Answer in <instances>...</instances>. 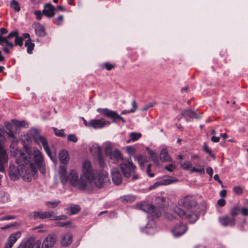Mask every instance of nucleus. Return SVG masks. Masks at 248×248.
Masks as SVG:
<instances>
[{
  "label": "nucleus",
  "mask_w": 248,
  "mask_h": 248,
  "mask_svg": "<svg viewBox=\"0 0 248 248\" xmlns=\"http://www.w3.org/2000/svg\"><path fill=\"white\" fill-rule=\"evenodd\" d=\"M195 172H199L202 174H204V169L203 167H202L200 169H197L195 167L192 168V169L190 170V173H193Z\"/></svg>",
  "instance_id": "49"
},
{
  "label": "nucleus",
  "mask_w": 248,
  "mask_h": 248,
  "mask_svg": "<svg viewBox=\"0 0 248 248\" xmlns=\"http://www.w3.org/2000/svg\"><path fill=\"white\" fill-rule=\"evenodd\" d=\"M94 174L93 167L92 162L88 159L83 161L81 165V179H84L87 183L93 179Z\"/></svg>",
  "instance_id": "7"
},
{
  "label": "nucleus",
  "mask_w": 248,
  "mask_h": 248,
  "mask_svg": "<svg viewBox=\"0 0 248 248\" xmlns=\"http://www.w3.org/2000/svg\"><path fill=\"white\" fill-rule=\"evenodd\" d=\"M18 248H40V243H31L27 242L24 244H21Z\"/></svg>",
  "instance_id": "30"
},
{
  "label": "nucleus",
  "mask_w": 248,
  "mask_h": 248,
  "mask_svg": "<svg viewBox=\"0 0 248 248\" xmlns=\"http://www.w3.org/2000/svg\"><path fill=\"white\" fill-rule=\"evenodd\" d=\"M137 161L138 162L140 167L142 168L145 163L148 162V159L147 157L143 156L142 155H139L136 158Z\"/></svg>",
  "instance_id": "34"
},
{
  "label": "nucleus",
  "mask_w": 248,
  "mask_h": 248,
  "mask_svg": "<svg viewBox=\"0 0 248 248\" xmlns=\"http://www.w3.org/2000/svg\"><path fill=\"white\" fill-rule=\"evenodd\" d=\"M10 6L16 12H18L20 10V4L16 0H12L11 1Z\"/></svg>",
  "instance_id": "36"
},
{
  "label": "nucleus",
  "mask_w": 248,
  "mask_h": 248,
  "mask_svg": "<svg viewBox=\"0 0 248 248\" xmlns=\"http://www.w3.org/2000/svg\"><path fill=\"white\" fill-rule=\"evenodd\" d=\"M96 111L104 116L111 119H113V116L115 112L108 108H98Z\"/></svg>",
  "instance_id": "24"
},
{
  "label": "nucleus",
  "mask_w": 248,
  "mask_h": 248,
  "mask_svg": "<svg viewBox=\"0 0 248 248\" xmlns=\"http://www.w3.org/2000/svg\"><path fill=\"white\" fill-rule=\"evenodd\" d=\"M53 130L55 132V134L57 136L61 137H65L66 134L64 132L63 129H58L57 128L53 127Z\"/></svg>",
  "instance_id": "42"
},
{
  "label": "nucleus",
  "mask_w": 248,
  "mask_h": 248,
  "mask_svg": "<svg viewBox=\"0 0 248 248\" xmlns=\"http://www.w3.org/2000/svg\"><path fill=\"white\" fill-rule=\"evenodd\" d=\"M132 108L130 109V111L131 112H134L137 109V104H136V102L135 100H133L132 102Z\"/></svg>",
  "instance_id": "58"
},
{
  "label": "nucleus",
  "mask_w": 248,
  "mask_h": 248,
  "mask_svg": "<svg viewBox=\"0 0 248 248\" xmlns=\"http://www.w3.org/2000/svg\"><path fill=\"white\" fill-rule=\"evenodd\" d=\"M178 204L188 209H191L195 207L197 202L192 196H187L181 199L179 201Z\"/></svg>",
  "instance_id": "15"
},
{
  "label": "nucleus",
  "mask_w": 248,
  "mask_h": 248,
  "mask_svg": "<svg viewBox=\"0 0 248 248\" xmlns=\"http://www.w3.org/2000/svg\"><path fill=\"white\" fill-rule=\"evenodd\" d=\"M159 182L161 184V186L168 185L170 184V179L169 177H167L160 180Z\"/></svg>",
  "instance_id": "50"
},
{
  "label": "nucleus",
  "mask_w": 248,
  "mask_h": 248,
  "mask_svg": "<svg viewBox=\"0 0 248 248\" xmlns=\"http://www.w3.org/2000/svg\"><path fill=\"white\" fill-rule=\"evenodd\" d=\"M233 191L235 194L241 195L243 193V188L240 186H236L233 187Z\"/></svg>",
  "instance_id": "43"
},
{
  "label": "nucleus",
  "mask_w": 248,
  "mask_h": 248,
  "mask_svg": "<svg viewBox=\"0 0 248 248\" xmlns=\"http://www.w3.org/2000/svg\"><path fill=\"white\" fill-rule=\"evenodd\" d=\"M225 203V201L223 199H220L217 201V204L221 207L224 206Z\"/></svg>",
  "instance_id": "64"
},
{
  "label": "nucleus",
  "mask_w": 248,
  "mask_h": 248,
  "mask_svg": "<svg viewBox=\"0 0 248 248\" xmlns=\"http://www.w3.org/2000/svg\"><path fill=\"white\" fill-rule=\"evenodd\" d=\"M67 140L69 141L76 143L77 142L78 139L75 134H69L67 136Z\"/></svg>",
  "instance_id": "48"
},
{
  "label": "nucleus",
  "mask_w": 248,
  "mask_h": 248,
  "mask_svg": "<svg viewBox=\"0 0 248 248\" xmlns=\"http://www.w3.org/2000/svg\"><path fill=\"white\" fill-rule=\"evenodd\" d=\"M111 177L112 181L115 185H119L121 184L122 182V176L118 169L113 168L112 169Z\"/></svg>",
  "instance_id": "22"
},
{
  "label": "nucleus",
  "mask_w": 248,
  "mask_h": 248,
  "mask_svg": "<svg viewBox=\"0 0 248 248\" xmlns=\"http://www.w3.org/2000/svg\"><path fill=\"white\" fill-rule=\"evenodd\" d=\"M116 119H118L122 121L123 123L125 122V120L123 117H122L119 115H118V114L117 113V112L115 111V114H114V116H113V119L114 120Z\"/></svg>",
  "instance_id": "55"
},
{
  "label": "nucleus",
  "mask_w": 248,
  "mask_h": 248,
  "mask_svg": "<svg viewBox=\"0 0 248 248\" xmlns=\"http://www.w3.org/2000/svg\"><path fill=\"white\" fill-rule=\"evenodd\" d=\"M69 182L71 185L77 187L80 190H84L87 187V183L84 179L78 177V172L74 170H69L67 176L66 183Z\"/></svg>",
  "instance_id": "3"
},
{
  "label": "nucleus",
  "mask_w": 248,
  "mask_h": 248,
  "mask_svg": "<svg viewBox=\"0 0 248 248\" xmlns=\"http://www.w3.org/2000/svg\"><path fill=\"white\" fill-rule=\"evenodd\" d=\"M110 123L102 118L100 119H92L89 121V125L90 127L93 129H101L106 126H108L110 124Z\"/></svg>",
  "instance_id": "16"
},
{
  "label": "nucleus",
  "mask_w": 248,
  "mask_h": 248,
  "mask_svg": "<svg viewBox=\"0 0 248 248\" xmlns=\"http://www.w3.org/2000/svg\"><path fill=\"white\" fill-rule=\"evenodd\" d=\"M89 149L92 155L97 156L102 154L101 147L98 144H93L90 147Z\"/></svg>",
  "instance_id": "27"
},
{
  "label": "nucleus",
  "mask_w": 248,
  "mask_h": 248,
  "mask_svg": "<svg viewBox=\"0 0 248 248\" xmlns=\"http://www.w3.org/2000/svg\"><path fill=\"white\" fill-rule=\"evenodd\" d=\"M59 159L62 163L66 164L69 160L68 152L65 150L62 151L59 153Z\"/></svg>",
  "instance_id": "28"
},
{
  "label": "nucleus",
  "mask_w": 248,
  "mask_h": 248,
  "mask_svg": "<svg viewBox=\"0 0 248 248\" xmlns=\"http://www.w3.org/2000/svg\"><path fill=\"white\" fill-rule=\"evenodd\" d=\"M104 147L106 156L113 163H116L120 160H123L121 152L115 149L113 150V145L111 143L107 142L104 143Z\"/></svg>",
  "instance_id": "4"
},
{
  "label": "nucleus",
  "mask_w": 248,
  "mask_h": 248,
  "mask_svg": "<svg viewBox=\"0 0 248 248\" xmlns=\"http://www.w3.org/2000/svg\"><path fill=\"white\" fill-rule=\"evenodd\" d=\"M241 214L244 216H247L248 215V209L246 208H241Z\"/></svg>",
  "instance_id": "60"
},
{
  "label": "nucleus",
  "mask_w": 248,
  "mask_h": 248,
  "mask_svg": "<svg viewBox=\"0 0 248 248\" xmlns=\"http://www.w3.org/2000/svg\"><path fill=\"white\" fill-rule=\"evenodd\" d=\"M0 45L2 46L3 51L9 54L10 53V49H13L15 46H22L23 38L19 36L18 31H13L6 36L0 35Z\"/></svg>",
  "instance_id": "2"
},
{
  "label": "nucleus",
  "mask_w": 248,
  "mask_h": 248,
  "mask_svg": "<svg viewBox=\"0 0 248 248\" xmlns=\"http://www.w3.org/2000/svg\"><path fill=\"white\" fill-rule=\"evenodd\" d=\"M135 199V197L132 195H125L121 197L122 201L124 203L132 202Z\"/></svg>",
  "instance_id": "39"
},
{
  "label": "nucleus",
  "mask_w": 248,
  "mask_h": 248,
  "mask_svg": "<svg viewBox=\"0 0 248 248\" xmlns=\"http://www.w3.org/2000/svg\"><path fill=\"white\" fill-rule=\"evenodd\" d=\"M173 213L177 215L181 218L187 219L190 223H195L199 217L198 215L193 211L190 210L185 212L178 206H175L171 211V220Z\"/></svg>",
  "instance_id": "8"
},
{
  "label": "nucleus",
  "mask_w": 248,
  "mask_h": 248,
  "mask_svg": "<svg viewBox=\"0 0 248 248\" xmlns=\"http://www.w3.org/2000/svg\"><path fill=\"white\" fill-rule=\"evenodd\" d=\"M63 20V16L62 15L59 16L57 18L55 19L54 23L57 25H60Z\"/></svg>",
  "instance_id": "51"
},
{
  "label": "nucleus",
  "mask_w": 248,
  "mask_h": 248,
  "mask_svg": "<svg viewBox=\"0 0 248 248\" xmlns=\"http://www.w3.org/2000/svg\"><path fill=\"white\" fill-rule=\"evenodd\" d=\"M151 165L150 164L148 165L147 168L146 169V173H147L148 175L150 177H154L155 176V174L154 173H151Z\"/></svg>",
  "instance_id": "53"
},
{
  "label": "nucleus",
  "mask_w": 248,
  "mask_h": 248,
  "mask_svg": "<svg viewBox=\"0 0 248 248\" xmlns=\"http://www.w3.org/2000/svg\"><path fill=\"white\" fill-rule=\"evenodd\" d=\"M34 28L36 34L39 36L44 37L46 35V31L44 27L40 24H34Z\"/></svg>",
  "instance_id": "26"
},
{
  "label": "nucleus",
  "mask_w": 248,
  "mask_h": 248,
  "mask_svg": "<svg viewBox=\"0 0 248 248\" xmlns=\"http://www.w3.org/2000/svg\"><path fill=\"white\" fill-rule=\"evenodd\" d=\"M34 14L36 16L37 19H38V20L41 19L42 17V14L40 11L35 10L34 12Z\"/></svg>",
  "instance_id": "54"
},
{
  "label": "nucleus",
  "mask_w": 248,
  "mask_h": 248,
  "mask_svg": "<svg viewBox=\"0 0 248 248\" xmlns=\"http://www.w3.org/2000/svg\"><path fill=\"white\" fill-rule=\"evenodd\" d=\"M15 156L17 166L10 165L9 176L11 179L16 180L21 177L27 181L35 178L37 175V169L33 163L31 162L25 154L21 150H16Z\"/></svg>",
  "instance_id": "1"
},
{
  "label": "nucleus",
  "mask_w": 248,
  "mask_h": 248,
  "mask_svg": "<svg viewBox=\"0 0 248 248\" xmlns=\"http://www.w3.org/2000/svg\"><path fill=\"white\" fill-rule=\"evenodd\" d=\"M203 150L206 152L207 153L209 154V155L213 158H215V155L213 154L211 151L209 149L208 145L206 144V143H203Z\"/></svg>",
  "instance_id": "45"
},
{
  "label": "nucleus",
  "mask_w": 248,
  "mask_h": 248,
  "mask_svg": "<svg viewBox=\"0 0 248 248\" xmlns=\"http://www.w3.org/2000/svg\"><path fill=\"white\" fill-rule=\"evenodd\" d=\"M137 208L149 213L151 216L153 217H159L161 215L160 211L156 208L152 204H137Z\"/></svg>",
  "instance_id": "11"
},
{
  "label": "nucleus",
  "mask_w": 248,
  "mask_h": 248,
  "mask_svg": "<svg viewBox=\"0 0 248 248\" xmlns=\"http://www.w3.org/2000/svg\"><path fill=\"white\" fill-rule=\"evenodd\" d=\"M104 66L108 70H110L114 67V66L113 65L109 64L108 63H105Z\"/></svg>",
  "instance_id": "63"
},
{
  "label": "nucleus",
  "mask_w": 248,
  "mask_h": 248,
  "mask_svg": "<svg viewBox=\"0 0 248 248\" xmlns=\"http://www.w3.org/2000/svg\"><path fill=\"white\" fill-rule=\"evenodd\" d=\"M56 8L50 3H47L44 5L42 13L48 17H52L55 15Z\"/></svg>",
  "instance_id": "21"
},
{
  "label": "nucleus",
  "mask_w": 248,
  "mask_h": 248,
  "mask_svg": "<svg viewBox=\"0 0 248 248\" xmlns=\"http://www.w3.org/2000/svg\"><path fill=\"white\" fill-rule=\"evenodd\" d=\"M52 211H47L43 212L42 211H35L31 212L29 214V217L33 220L38 219H45L50 218L52 215Z\"/></svg>",
  "instance_id": "14"
},
{
  "label": "nucleus",
  "mask_w": 248,
  "mask_h": 248,
  "mask_svg": "<svg viewBox=\"0 0 248 248\" xmlns=\"http://www.w3.org/2000/svg\"><path fill=\"white\" fill-rule=\"evenodd\" d=\"M182 167L185 170H189L192 167V164L189 161H185L181 164Z\"/></svg>",
  "instance_id": "47"
},
{
  "label": "nucleus",
  "mask_w": 248,
  "mask_h": 248,
  "mask_svg": "<svg viewBox=\"0 0 248 248\" xmlns=\"http://www.w3.org/2000/svg\"><path fill=\"white\" fill-rule=\"evenodd\" d=\"M15 218V216H6L5 217H3L0 218V220L2 221L4 220H10L14 219Z\"/></svg>",
  "instance_id": "57"
},
{
  "label": "nucleus",
  "mask_w": 248,
  "mask_h": 248,
  "mask_svg": "<svg viewBox=\"0 0 248 248\" xmlns=\"http://www.w3.org/2000/svg\"><path fill=\"white\" fill-rule=\"evenodd\" d=\"M219 222L224 227L228 226L233 227L235 224V218L228 216H223L219 217Z\"/></svg>",
  "instance_id": "19"
},
{
  "label": "nucleus",
  "mask_w": 248,
  "mask_h": 248,
  "mask_svg": "<svg viewBox=\"0 0 248 248\" xmlns=\"http://www.w3.org/2000/svg\"><path fill=\"white\" fill-rule=\"evenodd\" d=\"M21 233L18 231L11 234L8 237L4 248H12L13 245L20 237Z\"/></svg>",
  "instance_id": "18"
},
{
  "label": "nucleus",
  "mask_w": 248,
  "mask_h": 248,
  "mask_svg": "<svg viewBox=\"0 0 248 248\" xmlns=\"http://www.w3.org/2000/svg\"><path fill=\"white\" fill-rule=\"evenodd\" d=\"M13 122L14 123L15 125L9 123H6L5 124V133L7 135L9 139H13V141H15V140L16 139L15 133L14 132L15 126L24 128H27L28 127V123L24 121H18L15 120Z\"/></svg>",
  "instance_id": "9"
},
{
  "label": "nucleus",
  "mask_w": 248,
  "mask_h": 248,
  "mask_svg": "<svg viewBox=\"0 0 248 248\" xmlns=\"http://www.w3.org/2000/svg\"><path fill=\"white\" fill-rule=\"evenodd\" d=\"M56 241V236L53 234H49L43 241L42 248H52Z\"/></svg>",
  "instance_id": "20"
},
{
  "label": "nucleus",
  "mask_w": 248,
  "mask_h": 248,
  "mask_svg": "<svg viewBox=\"0 0 248 248\" xmlns=\"http://www.w3.org/2000/svg\"><path fill=\"white\" fill-rule=\"evenodd\" d=\"M60 203V201L57 200L52 202H47L45 203V205L49 208H55L57 207Z\"/></svg>",
  "instance_id": "40"
},
{
  "label": "nucleus",
  "mask_w": 248,
  "mask_h": 248,
  "mask_svg": "<svg viewBox=\"0 0 248 248\" xmlns=\"http://www.w3.org/2000/svg\"><path fill=\"white\" fill-rule=\"evenodd\" d=\"M160 159L164 162L169 160L170 157L169 153L166 148H163L161 151L160 155Z\"/></svg>",
  "instance_id": "33"
},
{
  "label": "nucleus",
  "mask_w": 248,
  "mask_h": 248,
  "mask_svg": "<svg viewBox=\"0 0 248 248\" xmlns=\"http://www.w3.org/2000/svg\"><path fill=\"white\" fill-rule=\"evenodd\" d=\"M8 156L5 150L0 145V172H3L7 165Z\"/></svg>",
  "instance_id": "17"
},
{
  "label": "nucleus",
  "mask_w": 248,
  "mask_h": 248,
  "mask_svg": "<svg viewBox=\"0 0 248 248\" xmlns=\"http://www.w3.org/2000/svg\"><path fill=\"white\" fill-rule=\"evenodd\" d=\"M25 46L27 47V51L29 54H31L34 47V44L31 41V39L26 40Z\"/></svg>",
  "instance_id": "32"
},
{
  "label": "nucleus",
  "mask_w": 248,
  "mask_h": 248,
  "mask_svg": "<svg viewBox=\"0 0 248 248\" xmlns=\"http://www.w3.org/2000/svg\"><path fill=\"white\" fill-rule=\"evenodd\" d=\"M120 168L124 177H129L131 175H132V180L138 179V175L134 174L136 166H134L131 159H123V162L120 165Z\"/></svg>",
  "instance_id": "5"
},
{
  "label": "nucleus",
  "mask_w": 248,
  "mask_h": 248,
  "mask_svg": "<svg viewBox=\"0 0 248 248\" xmlns=\"http://www.w3.org/2000/svg\"><path fill=\"white\" fill-rule=\"evenodd\" d=\"M154 104L153 103H150L148 104L145 105L144 107L141 108L142 111H146L149 108H152L154 106Z\"/></svg>",
  "instance_id": "52"
},
{
  "label": "nucleus",
  "mask_w": 248,
  "mask_h": 248,
  "mask_svg": "<svg viewBox=\"0 0 248 248\" xmlns=\"http://www.w3.org/2000/svg\"><path fill=\"white\" fill-rule=\"evenodd\" d=\"M52 216L50 217V220H64L67 218V216L65 215H62L60 216H57L55 212L52 211Z\"/></svg>",
  "instance_id": "35"
},
{
  "label": "nucleus",
  "mask_w": 248,
  "mask_h": 248,
  "mask_svg": "<svg viewBox=\"0 0 248 248\" xmlns=\"http://www.w3.org/2000/svg\"><path fill=\"white\" fill-rule=\"evenodd\" d=\"M8 32V30L7 29L4 28H1L0 29V35L1 36H3V34H5Z\"/></svg>",
  "instance_id": "62"
},
{
  "label": "nucleus",
  "mask_w": 248,
  "mask_h": 248,
  "mask_svg": "<svg viewBox=\"0 0 248 248\" xmlns=\"http://www.w3.org/2000/svg\"><path fill=\"white\" fill-rule=\"evenodd\" d=\"M70 215H74L78 213L80 210V208L78 205H75L70 207L68 209Z\"/></svg>",
  "instance_id": "41"
},
{
  "label": "nucleus",
  "mask_w": 248,
  "mask_h": 248,
  "mask_svg": "<svg viewBox=\"0 0 248 248\" xmlns=\"http://www.w3.org/2000/svg\"><path fill=\"white\" fill-rule=\"evenodd\" d=\"M73 241V236L70 233L67 232L63 234L61 239V245L65 247L70 245Z\"/></svg>",
  "instance_id": "23"
},
{
  "label": "nucleus",
  "mask_w": 248,
  "mask_h": 248,
  "mask_svg": "<svg viewBox=\"0 0 248 248\" xmlns=\"http://www.w3.org/2000/svg\"><path fill=\"white\" fill-rule=\"evenodd\" d=\"M141 137V134L137 132H131L129 135V140L127 141V143L130 142L131 141H135L140 139Z\"/></svg>",
  "instance_id": "31"
},
{
  "label": "nucleus",
  "mask_w": 248,
  "mask_h": 248,
  "mask_svg": "<svg viewBox=\"0 0 248 248\" xmlns=\"http://www.w3.org/2000/svg\"><path fill=\"white\" fill-rule=\"evenodd\" d=\"M108 174L107 171H100L96 177H94V175L93 179L87 182H93L96 187L99 188L102 187L108 179Z\"/></svg>",
  "instance_id": "12"
},
{
  "label": "nucleus",
  "mask_w": 248,
  "mask_h": 248,
  "mask_svg": "<svg viewBox=\"0 0 248 248\" xmlns=\"http://www.w3.org/2000/svg\"><path fill=\"white\" fill-rule=\"evenodd\" d=\"M70 222H58L57 223V226L59 227H65L67 226Z\"/></svg>",
  "instance_id": "59"
},
{
  "label": "nucleus",
  "mask_w": 248,
  "mask_h": 248,
  "mask_svg": "<svg viewBox=\"0 0 248 248\" xmlns=\"http://www.w3.org/2000/svg\"><path fill=\"white\" fill-rule=\"evenodd\" d=\"M59 172L62 182L63 184L66 183L67 180V169L65 166H61L59 168Z\"/></svg>",
  "instance_id": "25"
},
{
  "label": "nucleus",
  "mask_w": 248,
  "mask_h": 248,
  "mask_svg": "<svg viewBox=\"0 0 248 248\" xmlns=\"http://www.w3.org/2000/svg\"><path fill=\"white\" fill-rule=\"evenodd\" d=\"M187 230V225L180 222L174 225L173 229L171 230V232L175 237H179L184 235Z\"/></svg>",
  "instance_id": "13"
},
{
  "label": "nucleus",
  "mask_w": 248,
  "mask_h": 248,
  "mask_svg": "<svg viewBox=\"0 0 248 248\" xmlns=\"http://www.w3.org/2000/svg\"><path fill=\"white\" fill-rule=\"evenodd\" d=\"M181 115L184 116L186 119H188V118L191 119V118H198V115L196 114V113L194 111H192L190 109H186L185 111L182 112Z\"/></svg>",
  "instance_id": "29"
},
{
  "label": "nucleus",
  "mask_w": 248,
  "mask_h": 248,
  "mask_svg": "<svg viewBox=\"0 0 248 248\" xmlns=\"http://www.w3.org/2000/svg\"><path fill=\"white\" fill-rule=\"evenodd\" d=\"M160 186H161V184L160 183L159 181H158L155 183L153 185L150 186L149 188L150 189H155Z\"/></svg>",
  "instance_id": "56"
},
{
  "label": "nucleus",
  "mask_w": 248,
  "mask_h": 248,
  "mask_svg": "<svg viewBox=\"0 0 248 248\" xmlns=\"http://www.w3.org/2000/svg\"><path fill=\"white\" fill-rule=\"evenodd\" d=\"M206 172L211 177H212L213 174V170L211 167H208L207 168Z\"/></svg>",
  "instance_id": "61"
},
{
  "label": "nucleus",
  "mask_w": 248,
  "mask_h": 248,
  "mask_svg": "<svg viewBox=\"0 0 248 248\" xmlns=\"http://www.w3.org/2000/svg\"><path fill=\"white\" fill-rule=\"evenodd\" d=\"M241 211V208L238 205L235 206L230 211V213L232 216L231 217H235V216H237Z\"/></svg>",
  "instance_id": "37"
},
{
  "label": "nucleus",
  "mask_w": 248,
  "mask_h": 248,
  "mask_svg": "<svg viewBox=\"0 0 248 248\" xmlns=\"http://www.w3.org/2000/svg\"><path fill=\"white\" fill-rule=\"evenodd\" d=\"M147 152L148 154L150 155V157L151 159L155 163H157L158 162L157 155L154 152V151L152 150L148 149Z\"/></svg>",
  "instance_id": "38"
},
{
  "label": "nucleus",
  "mask_w": 248,
  "mask_h": 248,
  "mask_svg": "<svg viewBox=\"0 0 248 248\" xmlns=\"http://www.w3.org/2000/svg\"><path fill=\"white\" fill-rule=\"evenodd\" d=\"M97 160L101 167H103L105 166V161L102 154L97 156Z\"/></svg>",
  "instance_id": "46"
},
{
  "label": "nucleus",
  "mask_w": 248,
  "mask_h": 248,
  "mask_svg": "<svg viewBox=\"0 0 248 248\" xmlns=\"http://www.w3.org/2000/svg\"><path fill=\"white\" fill-rule=\"evenodd\" d=\"M126 151L130 156L134 155L136 153V149L133 146H127L126 147Z\"/></svg>",
  "instance_id": "44"
},
{
  "label": "nucleus",
  "mask_w": 248,
  "mask_h": 248,
  "mask_svg": "<svg viewBox=\"0 0 248 248\" xmlns=\"http://www.w3.org/2000/svg\"><path fill=\"white\" fill-rule=\"evenodd\" d=\"M32 156L34 162L41 173L45 174L46 172V163L42 153L38 149H34Z\"/></svg>",
  "instance_id": "10"
},
{
  "label": "nucleus",
  "mask_w": 248,
  "mask_h": 248,
  "mask_svg": "<svg viewBox=\"0 0 248 248\" xmlns=\"http://www.w3.org/2000/svg\"><path fill=\"white\" fill-rule=\"evenodd\" d=\"M31 133L35 142L38 144H42L47 155L53 160V157L51 155L50 149L48 146L46 139L44 136H41L39 130L36 128L32 129L31 130Z\"/></svg>",
  "instance_id": "6"
}]
</instances>
